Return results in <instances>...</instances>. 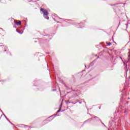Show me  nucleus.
<instances>
[{"label": "nucleus", "instance_id": "423d86ee", "mask_svg": "<svg viewBox=\"0 0 130 130\" xmlns=\"http://www.w3.org/2000/svg\"><path fill=\"white\" fill-rule=\"evenodd\" d=\"M59 111H60L59 110H58V111H57V112H59Z\"/></svg>", "mask_w": 130, "mask_h": 130}, {"label": "nucleus", "instance_id": "39448f33", "mask_svg": "<svg viewBox=\"0 0 130 130\" xmlns=\"http://www.w3.org/2000/svg\"><path fill=\"white\" fill-rule=\"evenodd\" d=\"M68 21H71V19H68Z\"/></svg>", "mask_w": 130, "mask_h": 130}, {"label": "nucleus", "instance_id": "f03ea898", "mask_svg": "<svg viewBox=\"0 0 130 130\" xmlns=\"http://www.w3.org/2000/svg\"><path fill=\"white\" fill-rule=\"evenodd\" d=\"M15 24H16L17 26H19V25H21V21H19L18 22L17 21H15Z\"/></svg>", "mask_w": 130, "mask_h": 130}, {"label": "nucleus", "instance_id": "f257e3e1", "mask_svg": "<svg viewBox=\"0 0 130 130\" xmlns=\"http://www.w3.org/2000/svg\"><path fill=\"white\" fill-rule=\"evenodd\" d=\"M41 12H42L44 16H48V12L45 9L42 8L40 9Z\"/></svg>", "mask_w": 130, "mask_h": 130}, {"label": "nucleus", "instance_id": "7ed1b4c3", "mask_svg": "<svg viewBox=\"0 0 130 130\" xmlns=\"http://www.w3.org/2000/svg\"><path fill=\"white\" fill-rule=\"evenodd\" d=\"M106 44H107V45H108V46H110V45H111V43L109 42H106Z\"/></svg>", "mask_w": 130, "mask_h": 130}, {"label": "nucleus", "instance_id": "20e7f679", "mask_svg": "<svg viewBox=\"0 0 130 130\" xmlns=\"http://www.w3.org/2000/svg\"><path fill=\"white\" fill-rule=\"evenodd\" d=\"M18 33H19V34H23V32H21L20 31H18Z\"/></svg>", "mask_w": 130, "mask_h": 130}]
</instances>
